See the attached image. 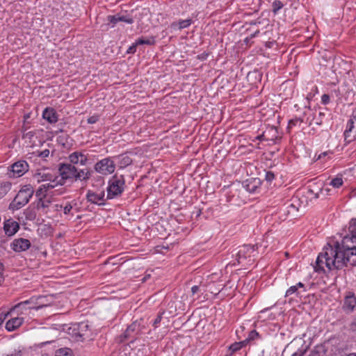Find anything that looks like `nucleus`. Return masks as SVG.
<instances>
[{
  "label": "nucleus",
  "instance_id": "nucleus-57",
  "mask_svg": "<svg viewBox=\"0 0 356 356\" xmlns=\"http://www.w3.org/2000/svg\"><path fill=\"white\" fill-rule=\"evenodd\" d=\"M260 24V22L258 21V20H254V21H252L250 22V25H257V24Z\"/></svg>",
  "mask_w": 356,
  "mask_h": 356
},
{
  "label": "nucleus",
  "instance_id": "nucleus-33",
  "mask_svg": "<svg viewBox=\"0 0 356 356\" xmlns=\"http://www.w3.org/2000/svg\"><path fill=\"white\" fill-rule=\"evenodd\" d=\"M25 218L28 220H34L37 214L34 209L28 208L24 211Z\"/></svg>",
  "mask_w": 356,
  "mask_h": 356
},
{
  "label": "nucleus",
  "instance_id": "nucleus-30",
  "mask_svg": "<svg viewBox=\"0 0 356 356\" xmlns=\"http://www.w3.org/2000/svg\"><path fill=\"white\" fill-rule=\"evenodd\" d=\"M55 356H73V353L70 348H62L56 351Z\"/></svg>",
  "mask_w": 356,
  "mask_h": 356
},
{
  "label": "nucleus",
  "instance_id": "nucleus-56",
  "mask_svg": "<svg viewBox=\"0 0 356 356\" xmlns=\"http://www.w3.org/2000/svg\"><path fill=\"white\" fill-rule=\"evenodd\" d=\"M351 117L356 121V108L353 111Z\"/></svg>",
  "mask_w": 356,
  "mask_h": 356
},
{
  "label": "nucleus",
  "instance_id": "nucleus-26",
  "mask_svg": "<svg viewBox=\"0 0 356 356\" xmlns=\"http://www.w3.org/2000/svg\"><path fill=\"white\" fill-rule=\"evenodd\" d=\"M47 183L40 185L35 191V196L47 195L49 190L53 189L52 185L49 181Z\"/></svg>",
  "mask_w": 356,
  "mask_h": 356
},
{
  "label": "nucleus",
  "instance_id": "nucleus-24",
  "mask_svg": "<svg viewBox=\"0 0 356 356\" xmlns=\"http://www.w3.org/2000/svg\"><path fill=\"white\" fill-rule=\"evenodd\" d=\"M52 174L50 172H46L44 171H40L36 172L33 175V179L37 181V183L40 184L41 182L48 181L51 179Z\"/></svg>",
  "mask_w": 356,
  "mask_h": 356
},
{
  "label": "nucleus",
  "instance_id": "nucleus-20",
  "mask_svg": "<svg viewBox=\"0 0 356 356\" xmlns=\"http://www.w3.org/2000/svg\"><path fill=\"white\" fill-rule=\"evenodd\" d=\"M42 118L51 124L58 122V116L56 111L51 107H47L42 112Z\"/></svg>",
  "mask_w": 356,
  "mask_h": 356
},
{
  "label": "nucleus",
  "instance_id": "nucleus-2",
  "mask_svg": "<svg viewBox=\"0 0 356 356\" xmlns=\"http://www.w3.org/2000/svg\"><path fill=\"white\" fill-rule=\"evenodd\" d=\"M33 194L34 188L32 185H24L9 204L8 209L12 211L20 209L29 203Z\"/></svg>",
  "mask_w": 356,
  "mask_h": 356
},
{
  "label": "nucleus",
  "instance_id": "nucleus-34",
  "mask_svg": "<svg viewBox=\"0 0 356 356\" xmlns=\"http://www.w3.org/2000/svg\"><path fill=\"white\" fill-rule=\"evenodd\" d=\"M284 3L280 0H275L272 3V11L274 15L278 13V12L283 8Z\"/></svg>",
  "mask_w": 356,
  "mask_h": 356
},
{
  "label": "nucleus",
  "instance_id": "nucleus-17",
  "mask_svg": "<svg viewBox=\"0 0 356 356\" xmlns=\"http://www.w3.org/2000/svg\"><path fill=\"white\" fill-rule=\"evenodd\" d=\"M323 184L321 181L310 182L307 186V195L317 199L323 192Z\"/></svg>",
  "mask_w": 356,
  "mask_h": 356
},
{
  "label": "nucleus",
  "instance_id": "nucleus-38",
  "mask_svg": "<svg viewBox=\"0 0 356 356\" xmlns=\"http://www.w3.org/2000/svg\"><path fill=\"white\" fill-rule=\"evenodd\" d=\"M354 120H355L351 117L350 119L347 122L346 129L345 131H346L347 133H349V132H353V131H356L355 129Z\"/></svg>",
  "mask_w": 356,
  "mask_h": 356
},
{
  "label": "nucleus",
  "instance_id": "nucleus-49",
  "mask_svg": "<svg viewBox=\"0 0 356 356\" xmlns=\"http://www.w3.org/2000/svg\"><path fill=\"white\" fill-rule=\"evenodd\" d=\"M200 291H201V290H200V286L195 285L191 287V293H192L193 296L195 295L196 293H197Z\"/></svg>",
  "mask_w": 356,
  "mask_h": 356
},
{
  "label": "nucleus",
  "instance_id": "nucleus-50",
  "mask_svg": "<svg viewBox=\"0 0 356 356\" xmlns=\"http://www.w3.org/2000/svg\"><path fill=\"white\" fill-rule=\"evenodd\" d=\"M350 329L353 332H356V316L353 319L352 322L350 323Z\"/></svg>",
  "mask_w": 356,
  "mask_h": 356
},
{
  "label": "nucleus",
  "instance_id": "nucleus-59",
  "mask_svg": "<svg viewBox=\"0 0 356 356\" xmlns=\"http://www.w3.org/2000/svg\"><path fill=\"white\" fill-rule=\"evenodd\" d=\"M55 207H56V211H58V210H60V209H63V206H62V205H60V204H56V205H55Z\"/></svg>",
  "mask_w": 356,
  "mask_h": 356
},
{
  "label": "nucleus",
  "instance_id": "nucleus-44",
  "mask_svg": "<svg viewBox=\"0 0 356 356\" xmlns=\"http://www.w3.org/2000/svg\"><path fill=\"white\" fill-rule=\"evenodd\" d=\"M275 178V175L273 172L271 171H267L266 172V175H265V179L267 181H269L270 182L271 181H273Z\"/></svg>",
  "mask_w": 356,
  "mask_h": 356
},
{
  "label": "nucleus",
  "instance_id": "nucleus-29",
  "mask_svg": "<svg viewBox=\"0 0 356 356\" xmlns=\"http://www.w3.org/2000/svg\"><path fill=\"white\" fill-rule=\"evenodd\" d=\"M343 179L341 175H337L330 182V185L334 188H338L343 185Z\"/></svg>",
  "mask_w": 356,
  "mask_h": 356
},
{
  "label": "nucleus",
  "instance_id": "nucleus-32",
  "mask_svg": "<svg viewBox=\"0 0 356 356\" xmlns=\"http://www.w3.org/2000/svg\"><path fill=\"white\" fill-rule=\"evenodd\" d=\"M52 185V188H54L57 186H63L65 184L63 181L60 180V177L52 175L51 179L48 181Z\"/></svg>",
  "mask_w": 356,
  "mask_h": 356
},
{
  "label": "nucleus",
  "instance_id": "nucleus-3",
  "mask_svg": "<svg viewBox=\"0 0 356 356\" xmlns=\"http://www.w3.org/2000/svg\"><path fill=\"white\" fill-rule=\"evenodd\" d=\"M126 187L123 175L115 174L108 181L106 199L112 200L121 196Z\"/></svg>",
  "mask_w": 356,
  "mask_h": 356
},
{
  "label": "nucleus",
  "instance_id": "nucleus-28",
  "mask_svg": "<svg viewBox=\"0 0 356 356\" xmlns=\"http://www.w3.org/2000/svg\"><path fill=\"white\" fill-rule=\"evenodd\" d=\"M156 42V39L154 36H150L149 38H139L136 40V44L142 45H154Z\"/></svg>",
  "mask_w": 356,
  "mask_h": 356
},
{
  "label": "nucleus",
  "instance_id": "nucleus-14",
  "mask_svg": "<svg viewBox=\"0 0 356 356\" xmlns=\"http://www.w3.org/2000/svg\"><path fill=\"white\" fill-rule=\"evenodd\" d=\"M263 137L265 141L275 143L281 137L279 135L278 129L273 126H268L263 131Z\"/></svg>",
  "mask_w": 356,
  "mask_h": 356
},
{
  "label": "nucleus",
  "instance_id": "nucleus-21",
  "mask_svg": "<svg viewBox=\"0 0 356 356\" xmlns=\"http://www.w3.org/2000/svg\"><path fill=\"white\" fill-rule=\"evenodd\" d=\"M92 171L89 168L79 169L76 167L75 181L87 182L92 176Z\"/></svg>",
  "mask_w": 356,
  "mask_h": 356
},
{
  "label": "nucleus",
  "instance_id": "nucleus-4",
  "mask_svg": "<svg viewBox=\"0 0 356 356\" xmlns=\"http://www.w3.org/2000/svg\"><path fill=\"white\" fill-rule=\"evenodd\" d=\"M68 333L79 341L90 339L93 335L91 325L88 321L72 324L68 329Z\"/></svg>",
  "mask_w": 356,
  "mask_h": 356
},
{
  "label": "nucleus",
  "instance_id": "nucleus-37",
  "mask_svg": "<svg viewBox=\"0 0 356 356\" xmlns=\"http://www.w3.org/2000/svg\"><path fill=\"white\" fill-rule=\"evenodd\" d=\"M293 294H296V296H298V295H299V292L297 289V286L295 285L291 286L286 290V293H285V297L290 296Z\"/></svg>",
  "mask_w": 356,
  "mask_h": 356
},
{
  "label": "nucleus",
  "instance_id": "nucleus-5",
  "mask_svg": "<svg viewBox=\"0 0 356 356\" xmlns=\"http://www.w3.org/2000/svg\"><path fill=\"white\" fill-rule=\"evenodd\" d=\"M145 328L143 325V320L134 321L129 325L126 330L122 334L119 335L115 341L118 343H124L127 340L131 339V341L136 339V337L143 333V330Z\"/></svg>",
  "mask_w": 356,
  "mask_h": 356
},
{
  "label": "nucleus",
  "instance_id": "nucleus-45",
  "mask_svg": "<svg viewBox=\"0 0 356 356\" xmlns=\"http://www.w3.org/2000/svg\"><path fill=\"white\" fill-rule=\"evenodd\" d=\"M138 44H136V40L132 45H131L129 49H127V54H134L136 51V49Z\"/></svg>",
  "mask_w": 356,
  "mask_h": 356
},
{
  "label": "nucleus",
  "instance_id": "nucleus-39",
  "mask_svg": "<svg viewBox=\"0 0 356 356\" xmlns=\"http://www.w3.org/2000/svg\"><path fill=\"white\" fill-rule=\"evenodd\" d=\"M163 312H159V314H157L156 317L155 318V319L154 320L153 323H152V325L154 328H157L160 323H161V321L163 318Z\"/></svg>",
  "mask_w": 356,
  "mask_h": 356
},
{
  "label": "nucleus",
  "instance_id": "nucleus-7",
  "mask_svg": "<svg viewBox=\"0 0 356 356\" xmlns=\"http://www.w3.org/2000/svg\"><path fill=\"white\" fill-rule=\"evenodd\" d=\"M97 173L106 176L113 174L115 170V163L113 157H106L97 161L94 165Z\"/></svg>",
  "mask_w": 356,
  "mask_h": 356
},
{
  "label": "nucleus",
  "instance_id": "nucleus-64",
  "mask_svg": "<svg viewBox=\"0 0 356 356\" xmlns=\"http://www.w3.org/2000/svg\"><path fill=\"white\" fill-rule=\"evenodd\" d=\"M312 356H318L316 353L314 354Z\"/></svg>",
  "mask_w": 356,
  "mask_h": 356
},
{
  "label": "nucleus",
  "instance_id": "nucleus-1",
  "mask_svg": "<svg viewBox=\"0 0 356 356\" xmlns=\"http://www.w3.org/2000/svg\"><path fill=\"white\" fill-rule=\"evenodd\" d=\"M348 231L341 242L332 240L327 243L316 259V272L324 270V264L330 270L356 266V219L350 221Z\"/></svg>",
  "mask_w": 356,
  "mask_h": 356
},
{
  "label": "nucleus",
  "instance_id": "nucleus-12",
  "mask_svg": "<svg viewBox=\"0 0 356 356\" xmlns=\"http://www.w3.org/2000/svg\"><path fill=\"white\" fill-rule=\"evenodd\" d=\"M356 307V296L352 291L347 292L344 300L342 309L346 313H352Z\"/></svg>",
  "mask_w": 356,
  "mask_h": 356
},
{
  "label": "nucleus",
  "instance_id": "nucleus-58",
  "mask_svg": "<svg viewBox=\"0 0 356 356\" xmlns=\"http://www.w3.org/2000/svg\"><path fill=\"white\" fill-rule=\"evenodd\" d=\"M257 139L259 140H264V138L263 137V133L257 136Z\"/></svg>",
  "mask_w": 356,
  "mask_h": 356
},
{
  "label": "nucleus",
  "instance_id": "nucleus-31",
  "mask_svg": "<svg viewBox=\"0 0 356 356\" xmlns=\"http://www.w3.org/2000/svg\"><path fill=\"white\" fill-rule=\"evenodd\" d=\"M191 24H192L191 19H180L178 21L177 24L173 23L172 26L177 25L178 29L181 30V29L188 27Z\"/></svg>",
  "mask_w": 356,
  "mask_h": 356
},
{
  "label": "nucleus",
  "instance_id": "nucleus-47",
  "mask_svg": "<svg viewBox=\"0 0 356 356\" xmlns=\"http://www.w3.org/2000/svg\"><path fill=\"white\" fill-rule=\"evenodd\" d=\"M241 349V348H240V345H238L237 342L232 343L229 346V350L232 351V353H235Z\"/></svg>",
  "mask_w": 356,
  "mask_h": 356
},
{
  "label": "nucleus",
  "instance_id": "nucleus-15",
  "mask_svg": "<svg viewBox=\"0 0 356 356\" xmlns=\"http://www.w3.org/2000/svg\"><path fill=\"white\" fill-rule=\"evenodd\" d=\"M38 200L35 202V207L43 214H47L49 207L51 204V200L47 195L36 196Z\"/></svg>",
  "mask_w": 356,
  "mask_h": 356
},
{
  "label": "nucleus",
  "instance_id": "nucleus-25",
  "mask_svg": "<svg viewBox=\"0 0 356 356\" xmlns=\"http://www.w3.org/2000/svg\"><path fill=\"white\" fill-rule=\"evenodd\" d=\"M13 184L9 181H0V200L3 198L12 188Z\"/></svg>",
  "mask_w": 356,
  "mask_h": 356
},
{
  "label": "nucleus",
  "instance_id": "nucleus-42",
  "mask_svg": "<svg viewBox=\"0 0 356 356\" xmlns=\"http://www.w3.org/2000/svg\"><path fill=\"white\" fill-rule=\"evenodd\" d=\"M120 22H124L127 24H132L134 22V19L129 16L120 15Z\"/></svg>",
  "mask_w": 356,
  "mask_h": 356
},
{
  "label": "nucleus",
  "instance_id": "nucleus-22",
  "mask_svg": "<svg viewBox=\"0 0 356 356\" xmlns=\"http://www.w3.org/2000/svg\"><path fill=\"white\" fill-rule=\"evenodd\" d=\"M24 323V318L13 317L8 320L6 323V329L8 332H13L19 327Z\"/></svg>",
  "mask_w": 356,
  "mask_h": 356
},
{
  "label": "nucleus",
  "instance_id": "nucleus-48",
  "mask_svg": "<svg viewBox=\"0 0 356 356\" xmlns=\"http://www.w3.org/2000/svg\"><path fill=\"white\" fill-rule=\"evenodd\" d=\"M330 98L329 95L324 94L321 96V103L324 105L327 104L330 102Z\"/></svg>",
  "mask_w": 356,
  "mask_h": 356
},
{
  "label": "nucleus",
  "instance_id": "nucleus-54",
  "mask_svg": "<svg viewBox=\"0 0 356 356\" xmlns=\"http://www.w3.org/2000/svg\"><path fill=\"white\" fill-rule=\"evenodd\" d=\"M296 286H297L298 290L299 288H302L303 289V291H306L305 284L301 282H299Z\"/></svg>",
  "mask_w": 356,
  "mask_h": 356
},
{
  "label": "nucleus",
  "instance_id": "nucleus-51",
  "mask_svg": "<svg viewBox=\"0 0 356 356\" xmlns=\"http://www.w3.org/2000/svg\"><path fill=\"white\" fill-rule=\"evenodd\" d=\"M305 353V350H298L296 352L293 353L291 356H303Z\"/></svg>",
  "mask_w": 356,
  "mask_h": 356
},
{
  "label": "nucleus",
  "instance_id": "nucleus-35",
  "mask_svg": "<svg viewBox=\"0 0 356 356\" xmlns=\"http://www.w3.org/2000/svg\"><path fill=\"white\" fill-rule=\"evenodd\" d=\"M343 135L346 144H349L356 139V131L349 133L344 131Z\"/></svg>",
  "mask_w": 356,
  "mask_h": 356
},
{
  "label": "nucleus",
  "instance_id": "nucleus-9",
  "mask_svg": "<svg viewBox=\"0 0 356 356\" xmlns=\"http://www.w3.org/2000/svg\"><path fill=\"white\" fill-rule=\"evenodd\" d=\"M257 248L256 245H244L240 247L239 250L236 254V259L238 264L242 263L248 258L255 256V252Z\"/></svg>",
  "mask_w": 356,
  "mask_h": 356
},
{
  "label": "nucleus",
  "instance_id": "nucleus-19",
  "mask_svg": "<svg viewBox=\"0 0 356 356\" xmlns=\"http://www.w3.org/2000/svg\"><path fill=\"white\" fill-rule=\"evenodd\" d=\"M32 302V299L27 300L23 302H21L17 305H15L14 307H13L10 312H8V314H11L13 313H16L17 314H23L24 310H26L28 309H33V307L29 306V305Z\"/></svg>",
  "mask_w": 356,
  "mask_h": 356
},
{
  "label": "nucleus",
  "instance_id": "nucleus-46",
  "mask_svg": "<svg viewBox=\"0 0 356 356\" xmlns=\"http://www.w3.org/2000/svg\"><path fill=\"white\" fill-rule=\"evenodd\" d=\"M49 155V150L48 149H44L38 152V156L40 158L45 159Z\"/></svg>",
  "mask_w": 356,
  "mask_h": 356
},
{
  "label": "nucleus",
  "instance_id": "nucleus-11",
  "mask_svg": "<svg viewBox=\"0 0 356 356\" xmlns=\"http://www.w3.org/2000/svg\"><path fill=\"white\" fill-rule=\"evenodd\" d=\"M67 159L68 163H72L75 165L80 164L81 165H86L88 162V154H85L83 152L75 151L70 154Z\"/></svg>",
  "mask_w": 356,
  "mask_h": 356
},
{
  "label": "nucleus",
  "instance_id": "nucleus-63",
  "mask_svg": "<svg viewBox=\"0 0 356 356\" xmlns=\"http://www.w3.org/2000/svg\"><path fill=\"white\" fill-rule=\"evenodd\" d=\"M42 306H39V307H37L35 309H38L42 308Z\"/></svg>",
  "mask_w": 356,
  "mask_h": 356
},
{
  "label": "nucleus",
  "instance_id": "nucleus-43",
  "mask_svg": "<svg viewBox=\"0 0 356 356\" xmlns=\"http://www.w3.org/2000/svg\"><path fill=\"white\" fill-rule=\"evenodd\" d=\"M99 120V115H93L88 118V124H95Z\"/></svg>",
  "mask_w": 356,
  "mask_h": 356
},
{
  "label": "nucleus",
  "instance_id": "nucleus-60",
  "mask_svg": "<svg viewBox=\"0 0 356 356\" xmlns=\"http://www.w3.org/2000/svg\"><path fill=\"white\" fill-rule=\"evenodd\" d=\"M208 56V54H202L201 56H199V58H202V59H204L207 58V56Z\"/></svg>",
  "mask_w": 356,
  "mask_h": 356
},
{
  "label": "nucleus",
  "instance_id": "nucleus-16",
  "mask_svg": "<svg viewBox=\"0 0 356 356\" xmlns=\"http://www.w3.org/2000/svg\"><path fill=\"white\" fill-rule=\"evenodd\" d=\"M19 229V223L12 218L8 219L3 222V230L6 235L8 236H13L15 233L17 232Z\"/></svg>",
  "mask_w": 356,
  "mask_h": 356
},
{
  "label": "nucleus",
  "instance_id": "nucleus-61",
  "mask_svg": "<svg viewBox=\"0 0 356 356\" xmlns=\"http://www.w3.org/2000/svg\"><path fill=\"white\" fill-rule=\"evenodd\" d=\"M347 356H356V353H350Z\"/></svg>",
  "mask_w": 356,
  "mask_h": 356
},
{
  "label": "nucleus",
  "instance_id": "nucleus-10",
  "mask_svg": "<svg viewBox=\"0 0 356 356\" xmlns=\"http://www.w3.org/2000/svg\"><path fill=\"white\" fill-rule=\"evenodd\" d=\"M9 168L13 177H20L29 170V165L25 160H19L11 165Z\"/></svg>",
  "mask_w": 356,
  "mask_h": 356
},
{
  "label": "nucleus",
  "instance_id": "nucleus-40",
  "mask_svg": "<svg viewBox=\"0 0 356 356\" xmlns=\"http://www.w3.org/2000/svg\"><path fill=\"white\" fill-rule=\"evenodd\" d=\"M259 337V333L255 330H253L249 332L248 336L246 338V339L248 340V342H250L251 341H254Z\"/></svg>",
  "mask_w": 356,
  "mask_h": 356
},
{
  "label": "nucleus",
  "instance_id": "nucleus-23",
  "mask_svg": "<svg viewBox=\"0 0 356 356\" xmlns=\"http://www.w3.org/2000/svg\"><path fill=\"white\" fill-rule=\"evenodd\" d=\"M113 159L118 161V164L120 168H124L132 163L131 158L127 154L115 156Z\"/></svg>",
  "mask_w": 356,
  "mask_h": 356
},
{
  "label": "nucleus",
  "instance_id": "nucleus-52",
  "mask_svg": "<svg viewBox=\"0 0 356 356\" xmlns=\"http://www.w3.org/2000/svg\"><path fill=\"white\" fill-rule=\"evenodd\" d=\"M33 136H34V133L33 131H29V132L23 134V138H28L31 139Z\"/></svg>",
  "mask_w": 356,
  "mask_h": 356
},
{
  "label": "nucleus",
  "instance_id": "nucleus-36",
  "mask_svg": "<svg viewBox=\"0 0 356 356\" xmlns=\"http://www.w3.org/2000/svg\"><path fill=\"white\" fill-rule=\"evenodd\" d=\"M302 122V120L300 118H296L294 119H291L289 121L287 129H292L293 127L296 126L297 124L300 125V124Z\"/></svg>",
  "mask_w": 356,
  "mask_h": 356
},
{
  "label": "nucleus",
  "instance_id": "nucleus-18",
  "mask_svg": "<svg viewBox=\"0 0 356 356\" xmlns=\"http://www.w3.org/2000/svg\"><path fill=\"white\" fill-rule=\"evenodd\" d=\"M260 185L261 180L259 178L248 179L243 183V187L250 193H255Z\"/></svg>",
  "mask_w": 356,
  "mask_h": 356
},
{
  "label": "nucleus",
  "instance_id": "nucleus-53",
  "mask_svg": "<svg viewBox=\"0 0 356 356\" xmlns=\"http://www.w3.org/2000/svg\"><path fill=\"white\" fill-rule=\"evenodd\" d=\"M237 343L238 345H240V348H242L243 347H245L249 342L245 339V340L237 342Z\"/></svg>",
  "mask_w": 356,
  "mask_h": 356
},
{
  "label": "nucleus",
  "instance_id": "nucleus-27",
  "mask_svg": "<svg viewBox=\"0 0 356 356\" xmlns=\"http://www.w3.org/2000/svg\"><path fill=\"white\" fill-rule=\"evenodd\" d=\"M77 205L76 200H72L71 202H67L66 204L63 207V213L66 216H74V207Z\"/></svg>",
  "mask_w": 356,
  "mask_h": 356
},
{
  "label": "nucleus",
  "instance_id": "nucleus-55",
  "mask_svg": "<svg viewBox=\"0 0 356 356\" xmlns=\"http://www.w3.org/2000/svg\"><path fill=\"white\" fill-rule=\"evenodd\" d=\"M259 33V30H257L253 33L250 34V38H253L256 37Z\"/></svg>",
  "mask_w": 356,
  "mask_h": 356
},
{
  "label": "nucleus",
  "instance_id": "nucleus-6",
  "mask_svg": "<svg viewBox=\"0 0 356 356\" xmlns=\"http://www.w3.org/2000/svg\"><path fill=\"white\" fill-rule=\"evenodd\" d=\"M76 166L72 163H60L58 165V173L60 177V180L65 184L67 181L75 182Z\"/></svg>",
  "mask_w": 356,
  "mask_h": 356
},
{
  "label": "nucleus",
  "instance_id": "nucleus-41",
  "mask_svg": "<svg viewBox=\"0 0 356 356\" xmlns=\"http://www.w3.org/2000/svg\"><path fill=\"white\" fill-rule=\"evenodd\" d=\"M120 20V14L108 16V21L110 23L113 24V25L116 24L118 22H119Z\"/></svg>",
  "mask_w": 356,
  "mask_h": 356
},
{
  "label": "nucleus",
  "instance_id": "nucleus-8",
  "mask_svg": "<svg viewBox=\"0 0 356 356\" xmlns=\"http://www.w3.org/2000/svg\"><path fill=\"white\" fill-rule=\"evenodd\" d=\"M86 198L88 202L91 204H97L99 206H104L106 204V198H105V192L104 190L94 191L88 190L87 191Z\"/></svg>",
  "mask_w": 356,
  "mask_h": 356
},
{
  "label": "nucleus",
  "instance_id": "nucleus-13",
  "mask_svg": "<svg viewBox=\"0 0 356 356\" xmlns=\"http://www.w3.org/2000/svg\"><path fill=\"white\" fill-rule=\"evenodd\" d=\"M31 243L29 239L24 238H15L10 244L12 250L16 252H21L30 248Z\"/></svg>",
  "mask_w": 356,
  "mask_h": 356
},
{
  "label": "nucleus",
  "instance_id": "nucleus-62",
  "mask_svg": "<svg viewBox=\"0 0 356 356\" xmlns=\"http://www.w3.org/2000/svg\"><path fill=\"white\" fill-rule=\"evenodd\" d=\"M289 207H293V208L295 209V207H294V205L293 204H291Z\"/></svg>",
  "mask_w": 356,
  "mask_h": 356
}]
</instances>
